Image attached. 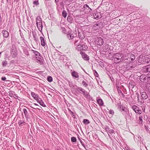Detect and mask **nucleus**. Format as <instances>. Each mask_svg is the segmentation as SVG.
Segmentation results:
<instances>
[{
  "instance_id": "nucleus-1",
  "label": "nucleus",
  "mask_w": 150,
  "mask_h": 150,
  "mask_svg": "<svg viewBox=\"0 0 150 150\" xmlns=\"http://www.w3.org/2000/svg\"><path fill=\"white\" fill-rule=\"evenodd\" d=\"M118 108L120 109V110L121 111H124L123 114L125 115L126 119L127 118H130V116L129 115V111L127 110V109L125 108L122 105H121L120 103H118L117 104Z\"/></svg>"
},
{
  "instance_id": "nucleus-2",
  "label": "nucleus",
  "mask_w": 150,
  "mask_h": 150,
  "mask_svg": "<svg viewBox=\"0 0 150 150\" xmlns=\"http://www.w3.org/2000/svg\"><path fill=\"white\" fill-rule=\"evenodd\" d=\"M123 57L122 54L120 53H117L114 54L112 57L116 63H119L121 62Z\"/></svg>"
},
{
  "instance_id": "nucleus-3",
  "label": "nucleus",
  "mask_w": 150,
  "mask_h": 150,
  "mask_svg": "<svg viewBox=\"0 0 150 150\" xmlns=\"http://www.w3.org/2000/svg\"><path fill=\"white\" fill-rule=\"evenodd\" d=\"M11 53L13 57H16L17 55V51L15 45H13L11 48Z\"/></svg>"
},
{
  "instance_id": "nucleus-4",
  "label": "nucleus",
  "mask_w": 150,
  "mask_h": 150,
  "mask_svg": "<svg viewBox=\"0 0 150 150\" xmlns=\"http://www.w3.org/2000/svg\"><path fill=\"white\" fill-rule=\"evenodd\" d=\"M140 80L142 82L146 83L149 79H150L149 77H147L146 75H142L140 77Z\"/></svg>"
},
{
  "instance_id": "nucleus-5",
  "label": "nucleus",
  "mask_w": 150,
  "mask_h": 150,
  "mask_svg": "<svg viewBox=\"0 0 150 150\" xmlns=\"http://www.w3.org/2000/svg\"><path fill=\"white\" fill-rule=\"evenodd\" d=\"M132 109L136 113L138 114H141L142 113V111L141 108L137 106L136 105H133L132 107Z\"/></svg>"
},
{
  "instance_id": "nucleus-6",
  "label": "nucleus",
  "mask_w": 150,
  "mask_h": 150,
  "mask_svg": "<svg viewBox=\"0 0 150 150\" xmlns=\"http://www.w3.org/2000/svg\"><path fill=\"white\" fill-rule=\"evenodd\" d=\"M23 111L24 115L26 120L27 121H28V120L30 118V116L28 111L26 109L23 108Z\"/></svg>"
},
{
  "instance_id": "nucleus-7",
  "label": "nucleus",
  "mask_w": 150,
  "mask_h": 150,
  "mask_svg": "<svg viewBox=\"0 0 150 150\" xmlns=\"http://www.w3.org/2000/svg\"><path fill=\"white\" fill-rule=\"evenodd\" d=\"M86 46L84 45H78L76 47V49L79 51H81L82 50H86L87 49Z\"/></svg>"
},
{
  "instance_id": "nucleus-8",
  "label": "nucleus",
  "mask_w": 150,
  "mask_h": 150,
  "mask_svg": "<svg viewBox=\"0 0 150 150\" xmlns=\"http://www.w3.org/2000/svg\"><path fill=\"white\" fill-rule=\"evenodd\" d=\"M96 43L98 45H102L104 43L103 40L101 38L98 37L97 39L96 40Z\"/></svg>"
},
{
  "instance_id": "nucleus-9",
  "label": "nucleus",
  "mask_w": 150,
  "mask_h": 150,
  "mask_svg": "<svg viewBox=\"0 0 150 150\" xmlns=\"http://www.w3.org/2000/svg\"><path fill=\"white\" fill-rule=\"evenodd\" d=\"M36 58L37 60V62L40 64H43V59L42 56L40 55H39L38 57H36Z\"/></svg>"
},
{
  "instance_id": "nucleus-10",
  "label": "nucleus",
  "mask_w": 150,
  "mask_h": 150,
  "mask_svg": "<svg viewBox=\"0 0 150 150\" xmlns=\"http://www.w3.org/2000/svg\"><path fill=\"white\" fill-rule=\"evenodd\" d=\"M80 54L82 55L83 58L85 60H88L89 59V57L87 55L85 54V53L83 52H80Z\"/></svg>"
},
{
  "instance_id": "nucleus-11",
  "label": "nucleus",
  "mask_w": 150,
  "mask_h": 150,
  "mask_svg": "<svg viewBox=\"0 0 150 150\" xmlns=\"http://www.w3.org/2000/svg\"><path fill=\"white\" fill-rule=\"evenodd\" d=\"M134 67L133 66L132 63H131L127 64L126 66V69L128 70H131Z\"/></svg>"
},
{
  "instance_id": "nucleus-12",
  "label": "nucleus",
  "mask_w": 150,
  "mask_h": 150,
  "mask_svg": "<svg viewBox=\"0 0 150 150\" xmlns=\"http://www.w3.org/2000/svg\"><path fill=\"white\" fill-rule=\"evenodd\" d=\"M67 37L69 40H74L76 38L74 36V35L73 34H71L68 33L67 34Z\"/></svg>"
},
{
  "instance_id": "nucleus-13",
  "label": "nucleus",
  "mask_w": 150,
  "mask_h": 150,
  "mask_svg": "<svg viewBox=\"0 0 150 150\" xmlns=\"http://www.w3.org/2000/svg\"><path fill=\"white\" fill-rule=\"evenodd\" d=\"M141 96L142 98L143 99H146L148 98V96L146 92H142L141 93Z\"/></svg>"
},
{
  "instance_id": "nucleus-14",
  "label": "nucleus",
  "mask_w": 150,
  "mask_h": 150,
  "mask_svg": "<svg viewBox=\"0 0 150 150\" xmlns=\"http://www.w3.org/2000/svg\"><path fill=\"white\" fill-rule=\"evenodd\" d=\"M26 124L25 121L23 120H19L18 122V124L19 127H21L24 125H25Z\"/></svg>"
},
{
  "instance_id": "nucleus-15",
  "label": "nucleus",
  "mask_w": 150,
  "mask_h": 150,
  "mask_svg": "<svg viewBox=\"0 0 150 150\" xmlns=\"http://www.w3.org/2000/svg\"><path fill=\"white\" fill-rule=\"evenodd\" d=\"M2 33L4 37L5 38H7L9 36V34L8 31L6 30H3L2 31Z\"/></svg>"
},
{
  "instance_id": "nucleus-16",
  "label": "nucleus",
  "mask_w": 150,
  "mask_h": 150,
  "mask_svg": "<svg viewBox=\"0 0 150 150\" xmlns=\"http://www.w3.org/2000/svg\"><path fill=\"white\" fill-rule=\"evenodd\" d=\"M81 40L78 38L76 37L74 40V43L75 45H78L80 43Z\"/></svg>"
},
{
  "instance_id": "nucleus-17",
  "label": "nucleus",
  "mask_w": 150,
  "mask_h": 150,
  "mask_svg": "<svg viewBox=\"0 0 150 150\" xmlns=\"http://www.w3.org/2000/svg\"><path fill=\"white\" fill-rule=\"evenodd\" d=\"M135 85V83L133 81H131L128 85V87L129 89L130 88H133Z\"/></svg>"
},
{
  "instance_id": "nucleus-18",
  "label": "nucleus",
  "mask_w": 150,
  "mask_h": 150,
  "mask_svg": "<svg viewBox=\"0 0 150 150\" xmlns=\"http://www.w3.org/2000/svg\"><path fill=\"white\" fill-rule=\"evenodd\" d=\"M36 24L37 27L38 28V29L40 32H41L43 27L42 25V22Z\"/></svg>"
},
{
  "instance_id": "nucleus-19",
  "label": "nucleus",
  "mask_w": 150,
  "mask_h": 150,
  "mask_svg": "<svg viewBox=\"0 0 150 150\" xmlns=\"http://www.w3.org/2000/svg\"><path fill=\"white\" fill-rule=\"evenodd\" d=\"M144 71L145 72H150V65L145 66L143 67Z\"/></svg>"
},
{
  "instance_id": "nucleus-20",
  "label": "nucleus",
  "mask_w": 150,
  "mask_h": 150,
  "mask_svg": "<svg viewBox=\"0 0 150 150\" xmlns=\"http://www.w3.org/2000/svg\"><path fill=\"white\" fill-rule=\"evenodd\" d=\"M78 32V35L79 37V38L80 39L82 40L84 38H85V35L83 32L81 31V32Z\"/></svg>"
},
{
  "instance_id": "nucleus-21",
  "label": "nucleus",
  "mask_w": 150,
  "mask_h": 150,
  "mask_svg": "<svg viewBox=\"0 0 150 150\" xmlns=\"http://www.w3.org/2000/svg\"><path fill=\"white\" fill-rule=\"evenodd\" d=\"M128 57L129 58H130L132 61H133L135 59V57L134 54H128Z\"/></svg>"
},
{
  "instance_id": "nucleus-22",
  "label": "nucleus",
  "mask_w": 150,
  "mask_h": 150,
  "mask_svg": "<svg viewBox=\"0 0 150 150\" xmlns=\"http://www.w3.org/2000/svg\"><path fill=\"white\" fill-rule=\"evenodd\" d=\"M40 39L41 40V44L43 46H44L45 45V42L44 38L40 36Z\"/></svg>"
},
{
  "instance_id": "nucleus-23",
  "label": "nucleus",
  "mask_w": 150,
  "mask_h": 150,
  "mask_svg": "<svg viewBox=\"0 0 150 150\" xmlns=\"http://www.w3.org/2000/svg\"><path fill=\"white\" fill-rule=\"evenodd\" d=\"M71 75L73 77L75 78H78L79 77V75L78 73L74 71L71 73Z\"/></svg>"
},
{
  "instance_id": "nucleus-24",
  "label": "nucleus",
  "mask_w": 150,
  "mask_h": 150,
  "mask_svg": "<svg viewBox=\"0 0 150 150\" xmlns=\"http://www.w3.org/2000/svg\"><path fill=\"white\" fill-rule=\"evenodd\" d=\"M93 16H94V18L97 20L99 18H100L101 17V16H100V13H98L97 12L96 13H95V15Z\"/></svg>"
},
{
  "instance_id": "nucleus-25",
  "label": "nucleus",
  "mask_w": 150,
  "mask_h": 150,
  "mask_svg": "<svg viewBox=\"0 0 150 150\" xmlns=\"http://www.w3.org/2000/svg\"><path fill=\"white\" fill-rule=\"evenodd\" d=\"M97 101L99 105L100 106H102L103 105V102L101 99H98V100H97Z\"/></svg>"
},
{
  "instance_id": "nucleus-26",
  "label": "nucleus",
  "mask_w": 150,
  "mask_h": 150,
  "mask_svg": "<svg viewBox=\"0 0 150 150\" xmlns=\"http://www.w3.org/2000/svg\"><path fill=\"white\" fill-rule=\"evenodd\" d=\"M31 94L33 98L34 99H36L38 98L39 97L38 95L33 92H31Z\"/></svg>"
},
{
  "instance_id": "nucleus-27",
  "label": "nucleus",
  "mask_w": 150,
  "mask_h": 150,
  "mask_svg": "<svg viewBox=\"0 0 150 150\" xmlns=\"http://www.w3.org/2000/svg\"><path fill=\"white\" fill-rule=\"evenodd\" d=\"M83 8L84 9H86L88 10V12H90L92 10V9L89 7V6L87 4L84 5Z\"/></svg>"
},
{
  "instance_id": "nucleus-28",
  "label": "nucleus",
  "mask_w": 150,
  "mask_h": 150,
  "mask_svg": "<svg viewBox=\"0 0 150 150\" xmlns=\"http://www.w3.org/2000/svg\"><path fill=\"white\" fill-rule=\"evenodd\" d=\"M82 94L84 96H86V98H88L90 96L89 95V93L86 91L85 90L83 91Z\"/></svg>"
},
{
  "instance_id": "nucleus-29",
  "label": "nucleus",
  "mask_w": 150,
  "mask_h": 150,
  "mask_svg": "<svg viewBox=\"0 0 150 150\" xmlns=\"http://www.w3.org/2000/svg\"><path fill=\"white\" fill-rule=\"evenodd\" d=\"M36 24L42 22V19L40 16H38L36 18Z\"/></svg>"
},
{
  "instance_id": "nucleus-30",
  "label": "nucleus",
  "mask_w": 150,
  "mask_h": 150,
  "mask_svg": "<svg viewBox=\"0 0 150 150\" xmlns=\"http://www.w3.org/2000/svg\"><path fill=\"white\" fill-rule=\"evenodd\" d=\"M76 90L79 93H82L85 90L81 87H78L77 88Z\"/></svg>"
},
{
  "instance_id": "nucleus-31",
  "label": "nucleus",
  "mask_w": 150,
  "mask_h": 150,
  "mask_svg": "<svg viewBox=\"0 0 150 150\" xmlns=\"http://www.w3.org/2000/svg\"><path fill=\"white\" fill-rule=\"evenodd\" d=\"M68 21L70 23H72L73 21V19L71 16L69 15L67 18Z\"/></svg>"
},
{
  "instance_id": "nucleus-32",
  "label": "nucleus",
  "mask_w": 150,
  "mask_h": 150,
  "mask_svg": "<svg viewBox=\"0 0 150 150\" xmlns=\"http://www.w3.org/2000/svg\"><path fill=\"white\" fill-rule=\"evenodd\" d=\"M32 51L35 54V55L36 56V57H38L39 55H40V53L38 51L33 50H32Z\"/></svg>"
},
{
  "instance_id": "nucleus-33",
  "label": "nucleus",
  "mask_w": 150,
  "mask_h": 150,
  "mask_svg": "<svg viewBox=\"0 0 150 150\" xmlns=\"http://www.w3.org/2000/svg\"><path fill=\"white\" fill-rule=\"evenodd\" d=\"M33 38H34V40L36 42L38 41V38H36L37 35H36V33H34L33 32Z\"/></svg>"
},
{
  "instance_id": "nucleus-34",
  "label": "nucleus",
  "mask_w": 150,
  "mask_h": 150,
  "mask_svg": "<svg viewBox=\"0 0 150 150\" xmlns=\"http://www.w3.org/2000/svg\"><path fill=\"white\" fill-rule=\"evenodd\" d=\"M83 122V124L86 125L89 124L90 122L89 121L86 119H84Z\"/></svg>"
},
{
  "instance_id": "nucleus-35",
  "label": "nucleus",
  "mask_w": 150,
  "mask_h": 150,
  "mask_svg": "<svg viewBox=\"0 0 150 150\" xmlns=\"http://www.w3.org/2000/svg\"><path fill=\"white\" fill-rule=\"evenodd\" d=\"M9 94L10 96L11 97H14V95H15V92L13 91H10L9 92Z\"/></svg>"
},
{
  "instance_id": "nucleus-36",
  "label": "nucleus",
  "mask_w": 150,
  "mask_h": 150,
  "mask_svg": "<svg viewBox=\"0 0 150 150\" xmlns=\"http://www.w3.org/2000/svg\"><path fill=\"white\" fill-rule=\"evenodd\" d=\"M98 27H99V28H101L102 27V23L101 22H98L96 23V25Z\"/></svg>"
},
{
  "instance_id": "nucleus-37",
  "label": "nucleus",
  "mask_w": 150,
  "mask_h": 150,
  "mask_svg": "<svg viewBox=\"0 0 150 150\" xmlns=\"http://www.w3.org/2000/svg\"><path fill=\"white\" fill-rule=\"evenodd\" d=\"M62 15L63 17L65 18L67 16V13L66 11L64 10L62 12Z\"/></svg>"
},
{
  "instance_id": "nucleus-38",
  "label": "nucleus",
  "mask_w": 150,
  "mask_h": 150,
  "mask_svg": "<svg viewBox=\"0 0 150 150\" xmlns=\"http://www.w3.org/2000/svg\"><path fill=\"white\" fill-rule=\"evenodd\" d=\"M40 100V103H39L40 104V105L43 107H45L46 106L45 105V104H44L43 101L42 100Z\"/></svg>"
},
{
  "instance_id": "nucleus-39",
  "label": "nucleus",
  "mask_w": 150,
  "mask_h": 150,
  "mask_svg": "<svg viewBox=\"0 0 150 150\" xmlns=\"http://www.w3.org/2000/svg\"><path fill=\"white\" fill-rule=\"evenodd\" d=\"M23 52L26 55L28 56L29 55V53L28 51L26 49H24L23 50Z\"/></svg>"
},
{
  "instance_id": "nucleus-40",
  "label": "nucleus",
  "mask_w": 150,
  "mask_h": 150,
  "mask_svg": "<svg viewBox=\"0 0 150 150\" xmlns=\"http://www.w3.org/2000/svg\"><path fill=\"white\" fill-rule=\"evenodd\" d=\"M47 80L49 82H51L52 81V78L51 76H48L47 77Z\"/></svg>"
},
{
  "instance_id": "nucleus-41",
  "label": "nucleus",
  "mask_w": 150,
  "mask_h": 150,
  "mask_svg": "<svg viewBox=\"0 0 150 150\" xmlns=\"http://www.w3.org/2000/svg\"><path fill=\"white\" fill-rule=\"evenodd\" d=\"M82 83L84 86H85L86 87H87L88 86V84L84 81H82Z\"/></svg>"
},
{
  "instance_id": "nucleus-42",
  "label": "nucleus",
  "mask_w": 150,
  "mask_h": 150,
  "mask_svg": "<svg viewBox=\"0 0 150 150\" xmlns=\"http://www.w3.org/2000/svg\"><path fill=\"white\" fill-rule=\"evenodd\" d=\"M71 140L72 142H76V139L75 137H72L71 138Z\"/></svg>"
},
{
  "instance_id": "nucleus-43",
  "label": "nucleus",
  "mask_w": 150,
  "mask_h": 150,
  "mask_svg": "<svg viewBox=\"0 0 150 150\" xmlns=\"http://www.w3.org/2000/svg\"><path fill=\"white\" fill-rule=\"evenodd\" d=\"M117 89L118 94H119V95H120V94L122 93V92L119 87H117Z\"/></svg>"
},
{
  "instance_id": "nucleus-44",
  "label": "nucleus",
  "mask_w": 150,
  "mask_h": 150,
  "mask_svg": "<svg viewBox=\"0 0 150 150\" xmlns=\"http://www.w3.org/2000/svg\"><path fill=\"white\" fill-rule=\"evenodd\" d=\"M33 4L35 5H36V6L38 5L39 4V3L38 2V0H37L36 1H34L33 2Z\"/></svg>"
},
{
  "instance_id": "nucleus-45",
  "label": "nucleus",
  "mask_w": 150,
  "mask_h": 150,
  "mask_svg": "<svg viewBox=\"0 0 150 150\" xmlns=\"http://www.w3.org/2000/svg\"><path fill=\"white\" fill-rule=\"evenodd\" d=\"M93 73L96 77H98V74L97 71L95 70H93Z\"/></svg>"
},
{
  "instance_id": "nucleus-46",
  "label": "nucleus",
  "mask_w": 150,
  "mask_h": 150,
  "mask_svg": "<svg viewBox=\"0 0 150 150\" xmlns=\"http://www.w3.org/2000/svg\"><path fill=\"white\" fill-rule=\"evenodd\" d=\"M109 133L112 135V134L114 133L115 134L114 131L113 129H110L109 131Z\"/></svg>"
},
{
  "instance_id": "nucleus-47",
  "label": "nucleus",
  "mask_w": 150,
  "mask_h": 150,
  "mask_svg": "<svg viewBox=\"0 0 150 150\" xmlns=\"http://www.w3.org/2000/svg\"><path fill=\"white\" fill-rule=\"evenodd\" d=\"M7 64V62L6 61H4L2 62V65L3 67H5Z\"/></svg>"
},
{
  "instance_id": "nucleus-48",
  "label": "nucleus",
  "mask_w": 150,
  "mask_h": 150,
  "mask_svg": "<svg viewBox=\"0 0 150 150\" xmlns=\"http://www.w3.org/2000/svg\"><path fill=\"white\" fill-rule=\"evenodd\" d=\"M139 123L142 124L143 122V120L141 116L139 117Z\"/></svg>"
},
{
  "instance_id": "nucleus-49",
  "label": "nucleus",
  "mask_w": 150,
  "mask_h": 150,
  "mask_svg": "<svg viewBox=\"0 0 150 150\" xmlns=\"http://www.w3.org/2000/svg\"><path fill=\"white\" fill-rule=\"evenodd\" d=\"M109 113L110 114L113 115L114 114V112L113 110H110L109 112Z\"/></svg>"
},
{
  "instance_id": "nucleus-50",
  "label": "nucleus",
  "mask_w": 150,
  "mask_h": 150,
  "mask_svg": "<svg viewBox=\"0 0 150 150\" xmlns=\"http://www.w3.org/2000/svg\"><path fill=\"white\" fill-rule=\"evenodd\" d=\"M37 102L39 103L40 101V100H42L41 98H39V97L38 98H36L35 99Z\"/></svg>"
},
{
  "instance_id": "nucleus-51",
  "label": "nucleus",
  "mask_w": 150,
  "mask_h": 150,
  "mask_svg": "<svg viewBox=\"0 0 150 150\" xmlns=\"http://www.w3.org/2000/svg\"><path fill=\"white\" fill-rule=\"evenodd\" d=\"M105 129L107 132L109 131V128L108 126H105Z\"/></svg>"
},
{
  "instance_id": "nucleus-52",
  "label": "nucleus",
  "mask_w": 150,
  "mask_h": 150,
  "mask_svg": "<svg viewBox=\"0 0 150 150\" xmlns=\"http://www.w3.org/2000/svg\"><path fill=\"white\" fill-rule=\"evenodd\" d=\"M61 28L63 33H65L66 32L65 29L64 28Z\"/></svg>"
},
{
  "instance_id": "nucleus-53",
  "label": "nucleus",
  "mask_w": 150,
  "mask_h": 150,
  "mask_svg": "<svg viewBox=\"0 0 150 150\" xmlns=\"http://www.w3.org/2000/svg\"><path fill=\"white\" fill-rule=\"evenodd\" d=\"M78 139H79L80 142L81 144V145H83V144H84L83 142L81 140V139L79 138L78 137Z\"/></svg>"
},
{
  "instance_id": "nucleus-54",
  "label": "nucleus",
  "mask_w": 150,
  "mask_h": 150,
  "mask_svg": "<svg viewBox=\"0 0 150 150\" xmlns=\"http://www.w3.org/2000/svg\"><path fill=\"white\" fill-rule=\"evenodd\" d=\"M1 79L2 81H4L6 80V78L5 76H3L1 77Z\"/></svg>"
},
{
  "instance_id": "nucleus-55",
  "label": "nucleus",
  "mask_w": 150,
  "mask_h": 150,
  "mask_svg": "<svg viewBox=\"0 0 150 150\" xmlns=\"http://www.w3.org/2000/svg\"><path fill=\"white\" fill-rule=\"evenodd\" d=\"M13 97L16 99H18V97L17 94H15V95H14V97Z\"/></svg>"
},
{
  "instance_id": "nucleus-56",
  "label": "nucleus",
  "mask_w": 150,
  "mask_h": 150,
  "mask_svg": "<svg viewBox=\"0 0 150 150\" xmlns=\"http://www.w3.org/2000/svg\"><path fill=\"white\" fill-rule=\"evenodd\" d=\"M94 135H93V137H95V139H96L97 138H98V136L97 135L96 133L95 134H94Z\"/></svg>"
},
{
  "instance_id": "nucleus-57",
  "label": "nucleus",
  "mask_w": 150,
  "mask_h": 150,
  "mask_svg": "<svg viewBox=\"0 0 150 150\" xmlns=\"http://www.w3.org/2000/svg\"><path fill=\"white\" fill-rule=\"evenodd\" d=\"M107 133H108V136L111 139H112V135H111V134H109V133L108 132H107Z\"/></svg>"
},
{
  "instance_id": "nucleus-58",
  "label": "nucleus",
  "mask_w": 150,
  "mask_h": 150,
  "mask_svg": "<svg viewBox=\"0 0 150 150\" xmlns=\"http://www.w3.org/2000/svg\"><path fill=\"white\" fill-rule=\"evenodd\" d=\"M145 128L147 131H148L149 130L148 127H146V126H145Z\"/></svg>"
},
{
  "instance_id": "nucleus-59",
  "label": "nucleus",
  "mask_w": 150,
  "mask_h": 150,
  "mask_svg": "<svg viewBox=\"0 0 150 150\" xmlns=\"http://www.w3.org/2000/svg\"><path fill=\"white\" fill-rule=\"evenodd\" d=\"M82 146H83V147L85 149H86V147L87 146L86 145H85L84 144H83V145H82Z\"/></svg>"
},
{
  "instance_id": "nucleus-60",
  "label": "nucleus",
  "mask_w": 150,
  "mask_h": 150,
  "mask_svg": "<svg viewBox=\"0 0 150 150\" xmlns=\"http://www.w3.org/2000/svg\"><path fill=\"white\" fill-rule=\"evenodd\" d=\"M99 63L100 65H102L103 64V62L100 61L99 62Z\"/></svg>"
},
{
  "instance_id": "nucleus-61",
  "label": "nucleus",
  "mask_w": 150,
  "mask_h": 150,
  "mask_svg": "<svg viewBox=\"0 0 150 150\" xmlns=\"http://www.w3.org/2000/svg\"><path fill=\"white\" fill-rule=\"evenodd\" d=\"M136 94L137 95V98H138V100H139V95L138 93H136Z\"/></svg>"
},
{
  "instance_id": "nucleus-62",
  "label": "nucleus",
  "mask_w": 150,
  "mask_h": 150,
  "mask_svg": "<svg viewBox=\"0 0 150 150\" xmlns=\"http://www.w3.org/2000/svg\"><path fill=\"white\" fill-rule=\"evenodd\" d=\"M97 25H96V23L93 25V28H96V27H97Z\"/></svg>"
},
{
  "instance_id": "nucleus-63",
  "label": "nucleus",
  "mask_w": 150,
  "mask_h": 150,
  "mask_svg": "<svg viewBox=\"0 0 150 150\" xmlns=\"http://www.w3.org/2000/svg\"><path fill=\"white\" fill-rule=\"evenodd\" d=\"M18 1L19 0H14V2L17 3Z\"/></svg>"
},
{
  "instance_id": "nucleus-64",
  "label": "nucleus",
  "mask_w": 150,
  "mask_h": 150,
  "mask_svg": "<svg viewBox=\"0 0 150 150\" xmlns=\"http://www.w3.org/2000/svg\"><path fill=\"white\" fill-rule=\"evenodd\" d=\"M59 0H55V2L56 3V4H57V3L58 1Z\"/></svg>"
}]
</instances>
